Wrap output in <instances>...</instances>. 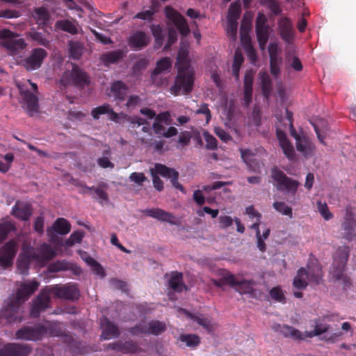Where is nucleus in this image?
Masks as SVG:
<instances>
[{
    "label": "nucleus",
    "mask_w": 356,
    "mask_h": 356,
    "mask_svg": "<svg viewBox=\"0 0 356 356\" xmlns=\"http://www.w3.org/2000/svg\"><path fill=\"white\" fill-rule=\"evenodd\" d=\"M255 29L260 47L265 46L269 37V26L255 27Z\"/></svg>",
    "instance_id": "obj_44"
},
{
    "label": "nucleus",
    "mask_w": 356,
    "mask_h": 356,
    "mask_svg": "<svg viewBox=\"0 0 356 356\" xmlns=\"http://www.w3.org/2000/svg\"><path fill=\"white\" fill-rule=\"evenodd\" d=\"M261 3L266 6L274 15H280L282 12L280 4L275 0H261Z\"/></svg>",
    "instance_id": "obj_47"
},
{
    "label": "nucleus",
    "mask_w": 356,
    "mask_h": 356,
    "mask_svg": "<svg viewBox=\"0 0 356 356\" xmlns=\"http://www.w3.org/2000/svg\"><path fill=\"white\" fill-rule=\"evenodd\" d=\"M147 65L148 60H147L146 58L139 59L134 63L132 67L133 74L136 76L139 75L143 70L147 68Z\"/></svg>",
    "instance_id": "obj_51"
},
{
    "label": "nucleus",
    "mask_w": 356,
    "mask_h": 356,
    "mask_svg": "<svg viewBox=\"0 0 356 356\" xmlns=\"http://www.w3.org/2000/svg\"><path fill=\"white\" fill-rule=\"evenodd\" d=\"M35 256L33 255V249H23L17 263V270L19 273L23 275H28L30 264L31 261H35Z\"/></svg>",
    "instance_id": "obj_21"
},
{
    "label": "nucleus",
    "mask_w": 356,
    "mask_h": 356,
    "mask_svg": "<svg viewBox=\"0 0 356 356\" xmlns=\"http://www.w3.org/2000/svg\"><path fill=\"white\" fill-rule=\"evenodd\" d=\"M52 294L58 298L75 300L79 298V291L74 284H67L63 286L58 284L49 286Z\"/></svg>",
    "instance_id": "obj_13"
},
{
    "label": "nucleus",
    "mask_w": 356,
    "mask_h": 356,
    "mask_svg": "<svg viewBox=\"0 0 356 356\" xmlns=\"http://www.w3.org/2000/svg\"><path fill=\"white\" fill-rule=\"evenodd\" d=\"M32 214L31 206L27 203L17 201L12 209V215L17 219L26 221Z\"/></svg>",
    "instance_id": "obj_25"
},
{
    "label": "nucleus",
    "mask_w": 356,
    "mask_h": 356,
    "mask_svg": "<svg viewBox=\"0 0 356 356\" xmlns=\"http://www.w3.org/2000/svg\"><path fill=\"white\" fill-rule=\"evenodd\" d=\"M138 346L133 341H127L124 343L121 342L120 353L124 354L136 353L139 350Z\"/></svg>",
    "instance_id": "obj_46"
},
{
    "label": "nucleus",
    "mask_w": 356,
    "mask_h": 356,
    "mask_svg": "<svg viewBox=\"0 0 356 356\" xmlns=\"http://www.w3.org/2000/svg\"><path fill=\"white\" fill-rule=\"evenodd\" d=\"M227 281L230 283V286H235L236 291L240 292L241 293H248L253 296L254 293V289L253 286L255 285L256 282L253 280H238L236 278V277L229 274V277L226 278Z\"/></svg>",
    "instance_id": "obj_18"
},
{
    "label": "nucleus",
    "mask_w": 356,
    "mask_h": 356,
    "mask_svg": "<svg viewBox=\"0 0 356 356\" xmlns=\"http://www.w3.org/2000/svg\"><path fill=\"white\" fill-rule=\"evenodd\" d=\"M17 86L22 99L21 104L22 108L30 117H33L39 112L38 88L37 84L28 80L27 83L23 84L17 83Z\"/></svg>",
    "instance_id": "obj_5"
},
{
    "label": "nucleus",
    "mask_w": 356,
    "mask_h": 356,
    "mask_svg": "<svg viewBox=\"0 0 356 356\" xmlns=\"http://www.w3.org/2000/svg\"><path fill=\"white\" fill-rule=\"evenodd\" d=\"M33 17L37 24L40 25L45 24L49 19L48 10L44 7L35 8L33 13Z\"/></svg>",
    "instance_id": "obj_39"
},
{
    "label": "nucleus",
    "mask_w": 356,
    "mask_h": 356,
    "mask_svg": "<svg viewBox=\"0 0 356 356\" xmlns=\"http://www.w3.org/2000/svg\"><path fill=\"white\" fill-rule=\"evenodd\" d=\"M146 123V120L140 117H134L130 122L129 128L131 131H135L138 134L140 131H137L140 128L141 125Z\"/></svg>",
    "instance_id": "obj_57"
},
{
    "label": "nucleus",
    "mask_w": 356,
    "mask_h": 356,
    "mask_svg": "<svg viewBox=\"0 0 356 356\" xmlns=\"http://www.w3.org/2000/svg\"><path fill=\"white\" fill-rule=\"evenodd\" d=\"M169 287L176 292H181L186 286L183 282V275L181 273L174 271L171 273L170 278L168 280Z\"/></svg>",
    "instance_id": "obj_31"
},
{
    "label": "nucleus",
    "mask_w": 356,
    "mask_h": 356,
    "mask_svg": "<svg viewBox=\"0 0 356 356\" xmlns=\"http://www.w3.org/2000/svg\"><path fill=\"white\" fill-rule=\"evenodd\" d=\"M277 24L281 38L287 44H291L294 38V29L291 19L287 17H282Z\"/></svg>",
    "instance_id": "obj_19"
},
{
    "label": "nucleus",
    "mask_w": 356,
    "mask_h": 356,
    "mask_svg": "<svg viewBox=\"0 0 356 356\" xmlns=\"http://www.w3.org/2000/svg\"><path fill=\"white\" fill-rule=\"evenodd\" d=\"M129 179L138 185H142L147 180V177L143 172H132L129 175Z\"/></svg>",
    "instance_id": "obj_60"
},
{
    "label": "nucleus",
    "mask_w": 356,
    "mask_h": 356,
    "mask_svg": "<svg viewBox=\"0 0 356 356\" xmlns=\"http://www.w3.org/2000/svg\"><path fill=\"white\" fill-rule=\"evenodd\" d=\"M341 227L344 238L351 241L356 236V221L350 207L346 208V214Z\"/></svg>",
    "instance_id": "obj_17"
},
{
    "label": "nucleus",
    "mask_w": 356,
    "mask_h": 356,
    "mask_svg": "<svg viewBox=\"0 0 356 356\" xmlns=\"http://www.w3.org/2000/svg\"><path fill=\"white\" fill-rule=\"evenodd\" d=\"M323 274L321 269L316 266V268L307 271L304 268H300L297 275L293 279V286L299 290L305 289L308 285V282L319 284L322 281Z\"/></svg>",
    "instance_id": "obj_8"
},
{
    "label": "nucleus",
    "mask_w": 356,
    "mask_h": 356,
    "mask_svg": "<svg viewBox=\"0 0 356 356\" xmlns=\"http://www.w3.org/2000/svg\"><path fill=\"white\" fill-rule=\"evenodd\" d=\"M241 154L243 161L252 168V165L255 163L254 154L249 149H241Z\"/></svg>",
    "instance_id": "obj_54"
},
{
    "label": "nucleus",
    "mask_w": 356,
    "mask_h": 356,
    "mask_svg": "<svg viewBox=\"0 0 356 356\" xmlns=\"http://www.w3.org/2000/svg\"><path fill=\"white\" fill-rule=\"evenodd\" d=\"M54 230L60 234L65 235L70 232V223L63 218H58L53 224Z\"/></svg>",
    "instance_id": "obj_35"
},
{
    "label": "nucleus",
    "mask_w": 356,
    "mask_h": 356,
    "mask_svg": "<svg viewBox=\"0 0 356 356\" xmlns=\"http://www.w3.org/2000/svg\"><path fill=\"white\" fill-rule=\"evenodd\" d=\"M203 136L206 141V148L211 150L216 149L218 146L217 140L208 132H204Z\"/></svg>",
    "instance_id": "obj_56"
},
{
    "label": "nucleus",
    "mask_w": 356,
    "mask_h": 356,
    "mask_svg": "<svg viewBox=\"0 0 356 356\" xmlns=\"http://www.w3.org/2000/svg\"><path fill=\"white\" fill-rule=\"evenodd\" d=\"M16 229L15 225L10 221H6L0 224V243L3 241L8 235Z\"/></svg>",
    "instance_id": "obj_43"
},
{
    "label": "nucleus",
    "mask_w": 356,
    "mask_h": 356,
    "mask_svg": "<svg viewBox=\"0 0 356 356\" xmlns=\"http://www.w3.org/2000/svg\"><path fill=\"white\" fill-rule=\"evenodd\" d=\"M91 191H94L95 193L97 195L98 199H99V202L101 204H103L104 202H107L108 201V194L101 187L85 186L83 188L82 193H89Z\"/></svg>",
    "instance_id": "obj_38"
},
{
    "label": "nucleus",
    "mask_w": 356,
    "mask_h": 356,
    "mask_svg": "<svg viewBox=\"0 0 356 356\" xmlns=\"http://www.w3.org/2000/svg\"><path fill=\"white\" fill-rule=\"evenodd\" d=\"M56 27L60 30L67 32L71 34L78 33V29L76 26L72 22L67 19L59 20L56 22Z\"/></svg>",
    "instance_id": "obj_40"
},
{
    "label": "nucleus",
    "mask_w": 356,
    "mask_h": 356,
    "mask_svg": "<svg viewBox=\"0 0 356 356\" xmlns=\"http://www.w3.org/2000/svg\"><path fill=\"white\" fill-rule=\"evenodd\" d=\"M128 331L133 335L140 334H148L147 323H140L134 327H130Z\"/></svg>",
    "instance_id": "obj_53"
},
{
    "label": "nucleus",
    "mask_w": 356,
    "mask_h": 356,
    "mask_svg": "<svg viewBox=\"0 0 356 356\" xmlns=\"http://www.w3.org/2000/svg\"><path fill=\"white\" fill-rule=\"evenodd\" d=\"M238 22L232 19H227V31L229 36L234 38L236 35Z\"/></svg>",
    "instance_id": "obj_61"
},
{
    "label": "nucleus",
    "mask_w": 356,
    "mask_h": 356,
    "mask_svg": "<svg viewBox=\"0 0 356 356\" xmlns=\"http://www.w3.org/2000/svg\"><path fill=\"white\" fill-rule=\"evenodd\" d=\"M52 294L49 286L42 289L40 293L33 300L32 307L30 311V316L32 318H37L42 312L51 307V297Z\"/></svg>",
    "instance_id": "obj_11"
},
{
    "label": "nucleus",
    "mask_w": 356,
    "mask_h": 356,
    "mask_svg": "<svg viewBox=\"0 0 356 356\" xmlns=\"http://www.w3.org/2000/svg\"><path fill=\"white\" fill-rule=\"evenodd\" d=\"M296 149L307 157L312 155L315 146L307 137L303 136L296 140Z\"/></svg>",
    "instance_id": "obj_29"
},
{
    "label": "nucleus",
    "mask_w": 356,
    "mask_h": 356,
    "mask_svg": "<svg viewBox=\"0 0 356 356\" xmlns=\"http://www.w3.org/2000/svg\"><path fill=\"white\" fill-rule=\"evenodd\" d=\"M111 92L115 99L123 101L127 97L128 87L122 81H116L111 84Z\"/></svg>",
    "instance_id": "obj_30"
},
{
    "label": "nucleus",
    "mask_w": 356,
    "mask_h": 356,
    "mask_svg": "<svg viewBox=\"0 0 356 356\" xmlns=\"http://www.w3.org/2000/svg\"><path fill=\"white\" fill-rule=\"evenodd\" d=\"M156 175H160L163 177H171L177 172L175 169L170 168L163 164L157 163L155 165L154 168L152 170Z\"/></svg>",
    "instance_id": "obj_42"
},
{
    "label": "nucleus",
    "mask_w": 356,
    "mask_h": 356,
    "mask_svg": "<svg viewBox=\"0 0 356 356\" xmlns=\"http://www.w3.org/2000/svg\"><path fill=\"white\" fill-rule=\"evenodd\" d=\"M269 294L272 299H273L275 301L284 303L285 302V297L283 293L282 290L280 286H275L272 288L270 291Z\"/></svg>",
    "instance_id": "obj_50"
},
{
    "label": "nucleus",
    "mask_w": 356,
    "mask_h": 356,
    "mask_svg": "<svg viewBox=\"0 0 356 356\" xmlns=\"http://www.w3.org/2000/svg\"><path fill=\"white\" fill-rule=\"evenodd\" d=\"M318 210L323 217V218L326 220L331 219L333 217L332 213L329 211L328 207L326 203H322L318 201L317 202Z\"/></svg>",
    "instance_id": "obj_55"
},
{
    "label": "nucleus",
    "mask_w": 356,
    "mask_h": 356,
    "mask_svg": "<svg viewBox=\"0 0 356 356\" xmlns=\"http://www.w3.org/2000/svg\"><path fill=\"white\" fill-rule=\"evenodd\" d=\"M280 145L286 157L290 161H293L296 158V154L293 146L289 140L280 144Z\"/></svg>",
    "instance_id": "obj_48"
},
{
    "label": "nucleus",
    "mask_w": 356,
    "mask_h": 356,
    "mask_svg": "<svg viewBox=\"0 0 356 356\" xmlns=\"http://www.w3.org/2000/svg\"><path fill=\"white\" fill-rule=\"evenodd\" d=\"M166 325L164 322L153 320L147 323L148 334L158 336L166 330Z\"/></svg>",
    "instance_id": "obj_36"
},
{
    "label": "nucleus",
    "mask_w": 356,
    "mask_h": 356,
    "mask_svg": "<svg viewBox=\"0 0 356 356\" xmlns=\"http://www.w3.org/2000/svg\"><path fill=\"white\" fill-rule=\"evenodd\" d=\"M350 254L348 246H339L333 254L331 274L337 281L341 282L346 289L352 285L350 277L346 273V264Z\"/></svg>",
    "instance_id": "obj_4"
},
{
    "label": "nucleus",
    "mask_w": 356,
    "mask_h": 356,
    "mask_svg": "<svg viewBox=\"0 0 356 356\" xmlns=\"http://www.w3.org/2000/svg\"><path fill=\"white\" fill-rule=\"evenodd\" d=\"M33 255L36 261L44 265L56 257V252L51 245L44 243L37 249V252L33 250Z\"/></svg>",
    "instance_id": "obj_23"
},
{
    "label": "nucleus",
    "mask_w": 356,
    "mask_h": 356,
    "mask_svg": "<svg viewBox=\"0 0 356 356\" xmlns=\"http://www.w3.org/2000/svg\"><path fill=\"white\" fill-rule=\"evenodd\" d=\"M124 56V51L122 49H117L102 54L99 57L100 60L105 66L118 63Z\"/></svg>",
    "instance_id": "obj_28"
},
{
    "label": "nucleus",
    "mask_w": 356,
    "mask_h": 356,
    "mask_svg": "<svg viewBox=\"0 0 356 356\" xmlns=\"http://www.w3.org/2000/svg\"><path fill=\"white\" fill-rule=\"evenodd\" d=\"M47 56L46 50L42 48H35L31 51L29 56L23 60V66L28 71L39 69L44 59Z\"/></svg>",
    "instance_id": "obj_15"
},
{
    "label": "nucleus",
    "mask_w": 356,
    "mask_h": 356,
    "mask_svg": "<svg viewBox=\"0 0 356 356\" xmlns=\"http://www.w3.org/2000/svg\"><path fill=\"white\" fill-rule=\"evenodd\" d=\"M252 122L254 126L259 127L261 124V115L258 107L254 106L252 113Z\"/></svg>",
    "instance_id": "obj_63"
},
{
    "label": "nucleus",
    "mask_w": 356,
    "mask_h": 356,
    "mask_svg": "<svg viewBox=\"0 0 356 356\" xmlns=\"http://www.w3.org/2000/svg\"><path fill=\"white\" fill-rule=\"evenodd\" d=\"M271 178L273 180L274 186L278 191H286L292 195L296 194L300 186L298 181L287 177L277 166H274L271 169Z\"/></svg>",
    "instance_id": "obj_9"
},
{
    "label": "nucleus",
    "mask_w": 356,
    "mask_h": 356,
    "mask_svg": "<svg viewBox=\"0 0 356 356\" xmlns=\"http://www.w3.org/2000/svg\"><path fill=\"white\" fill-rule=\"evenodd\" d=\"M108 114L109 119L117 122L118 114L115 113L109 104H104L102 106L94 108L91 111V115L95 120H98L101 115Z\"/></svg>",
    "instance_id": "obj_27"
},
{
    "label": "nucleus",
    "mask_w": 356,
    "mask_h": 356,
    "mask_svg": "<svg viewBox=\"0 0 356 356\" xmlns=\"http://www.w3.org/2000/svg\"><path fill=\"white\" fill-rule=\"evenodd\" d=\"M186 314L192 321L205 329L208 333H211L214 331V323L211 319L204 316L201 314H193L188 312H186Z\"/></svg>",
    "instance_id": "obj_26"
},
{
    "label": "nucleus",
    "mask_w": 356,
    "mask_h": 356,
    "mask_svg": "<svg viewBox=\"0 0 356 356\" xmlns=\"http://www.w3.org/2000/svg\"><path fill=\"white\" fill-rule=\"evenodd\" d=\"M32 39L38 44L47 47L49 45V41L40 33L34 32L31 35Z\"/></svg>",
    "instance_id": "obj_59"
},
{
    "label": "nucleus",
    "mask_w": 356,
    "mask_h": 356,
    "mask_svg": "<svg viewBox=\"0 0 356 356\" xmlns=\"http://www.w3.org/2000/svg\"><path fill=\"white\" fill-rule=\"evenodd\" d=\"M39 283L36 281L29 282L21 284L15 294H13L6 301V306L2 309V316L8 323L21 322L24 319V311L22 305L38 288Z\"/></svg>",
    "instance_id": "obj_1"
},
{
    "label": "nucleus",
    "mask_w": 356,
    "mask_h": 356,
    "mask_svg": "<svg viewBox=\"0 0 356 356\" xmlns=\"http://www.w3.org/2000/svg\"><path fill=\"white\" fill-rule=\"evenodd\" d=\"M31 350L29 344L8 343L0 348V356H29Z\"/></svg>",
    "instance_id": "obj_14"
},
{
    "label": "nucleus",
    "mask_w": 356,
    "mask_h": 356,
    "mask_svg": "<svg viewBox=\"0 0 356 356\" xmlns=\"http://www.w3.org/2000/svg\"><path fill=\"white\" fill-rule=\"evenodd\" d=\"M155 120L159 122H163L165 124L168 125L170 124V114L168 111L162 112L157 115H156Z\"/></svg>",
    "instance_id": "obj_62"
},
{
    "label": "nucleus",
    "mask_w": 356,
    "mask_h": 356,
    "mask_svg": "<svg viewBox=\"0 0 356 356\" xmlns=\"http://www.w3.org/2000/svg\"><path fill=\"white\" fill-rule=\"evenodd\" d=\"M188 54V46L181 45L179 49L177 58L178 74L175 78V83L170 89L171 94L175 96L179 95L181 90L186 95L190 93L193 90L194 72L190 69L191 64Z\"/></svg>",
    "instance_id": "obj_2"
},
{
    "label": "nucleus",
    "mask_w": 356,
    "mask_h": 356,
    "mask_svg": "<svg viewBox=\"0 0 356 356\" xmlns=\"http://www.w3.org/2000/svg\"><path fill=\"white\" fill-rule=\"evenodd\" d=\"M60 332L57 323L46 321L22 327L15 332V337L19 340L37 341L47 336H58Z\"/></svg>",
    "instance_id": "obj_3"
},
{
    "label": "nucleus",
    "mask_w": 356,
    "mask_h": 356,
    "mask_svg": "<svg viewBox=\"0 0 356 356\" xmlns=\"http://www.w3.org/2000/svg\"><path fill=\"white\" fill-rule=\"evenodd\" d=\"M102 333L101 337L104 340L117 338L120 332L118 326L111 322L107 317H103L100 320Z\"/></svg>",
    "instance_id": "obj_24"
},
{
    "label": "nucleus",
    "mask_w": 356,
    "mask_h": 356,
    "mask_svg": "<svg viewBox=\"0 0 356 356\" xmlns=\"http://www.w3.org/2000/svg\"><path fill=\"white\" fill-rule=\"evenodd\" d=\"M172 65L171 60L169 58L165 57L156 63V66L152 73V79L154 80V77L159 74L168 70Z\"/></svg>",
    "instance_id": "obj_37"
},
{
    "label": "nucleus",
    "mask_w": 356,
    "mask_h": 356,
    "mask_svg": "<svg viewBox=\"0 0 356 356\" xmlns=\"http://www.w3.org/2000/svg\"><path fill=\"white\" fill-rule=\"evenodd\" d=\"M0 39L2 40L1 44L13 54H17L26 47L24 39L17 38L13 32L6 29L0 31Z\"/></svg>",
    "instance_id": "obj_10"
},
{
    "label": "nucleus",
    "mask_w": 356,
    "mask_h": 356,
    "mask_svg": "<svg viewBox=\"0 0 356 356\" xmlns=\"http://www.w3.org/2000/svg\"><path fill=\"white\" fill-rule=\"evenodd\" d=\"M18 242L10 239L0 248V266L7 268L13 266V260L17 252Z\"/></svg>",
    "instance_id": "obj_12"
},
{
    "label": "nucleus",
    "mask_w": 356,
    "mask_h": 356,
    "mask_svg": "<svg viewBox=\"0 0 356 356\" xmlns=\"http://www.w3.org/2000/svg\"><path fill=\"white\" fill-rule=\"evenodd\" d=\"M165 15L175 25L180 34L187 36L190 33V29L185 17L174 10L172 8H165Z\"/></svg>",
    "instance_id": "obj_16"
},
{
    "label": "nucleus",
    "mask_w": 356,
    "mask_h": 356,
    "mask_svg": "<svg viewBox=\"0 0 356 356\" xmlns=\"http://www.w3.org/2000/svg\"><path fill=\"white\" fill-rule=\"evenodd\" d=\"M259 78L261 80V91L266 98H268L272 92V81L266 72H260Z\"/></svg>",
    "instance_id": "obj_32"
},
{
    "label": "nucleus",
    "mask_w": 356,
    "mask_h": 356,
    "mask_svg": "<svg viewBox=\"0 0 356 356\" xmlns=\"http://www.w3.org/2000/svg\"><path fill=\"white\" fill-rule=\"evenodd\" d=\"M83 237L84 232L75 231L71 234L67 239L65 241L63 245L67 248L72 247L75 243H81Z\"/></svg>",
    "instance_id": "obj_45"
},
{
    "label": "nucleus",
    "mask_w": 356,
    "mask_h": 356,
    "mask_svg": "<svg viewBox=\"0 0 356 356\" xmlns=\"http://www.w3.org/2000/svg\"><path fill=\"white\" fill-rule=\"evenodd\" d=\"M177 40V31L172 28H168V42L164 46V50H168L170 47Z\"/></svg>",
    "instance_id": "obj_52"
},
{
    "label": "nucleus",
    "mask_w": 356,
    "mask_h": 356,
    "mask_svg": "<svg viewBox=\"0 0 356 356\" xmlns=\"http://www.w3.org/2000/svg\"><path fill=\"white\" fill-rule=\"evenodd\" d=\"M60 83L63 86H73L83 88L90 84L88 74L76 64L72 65L71 70H66L62 75Z\"/></svg>",
    "instance_id": "obj_6"
},
{
    "label": "nucleus",
    "mask_w": 356,
    "mask_h": 356,
    "mask_svg": "<svg viewBox=\"0 0 356 356\" xmlns=\"http://www.w3.org/2000/svg\"><path fill=\"white\" fill-rule=\"evenodd\" d=\"M149 42V36L142 31H137L131 34L127 39V43L130 48L138 51L146 47Z\"/></svg>",
    "instance_id": "obj_22"
},
{
    "label": "nucleus",
    "mask_w": 356,
    "mask_h": 356,
    "mask_svg": "<svg viewBox=\"0 0 356 356\" xmlns=\"http://www.w3.org/2000/svg\"><path fill=\"white\" fill-rule=\"evenodd\" d=\"M275 330L280 332L284 337H290L293 340L302 341L307 338H312L326 332L328 330V327L320 324L316 325L313 331L305 332V333L301 332L292 326L286 325H277Z\"/></svg>",
    "instance_id": "obj_7"
},
{
    "label": "nucleus",
    "mask_w": 356,
    "mask_h": 356,
    "mask_svg": "<svg viewBox=\"0 0 356 356\" xmlns=\"http://www.w3.org/2000/svg\"><path fill=\"white\" fill-rule=\"evenodd\" d=\"M254 72L253 70H248L244 76V89H252Z\"/></svg>",
    "instance_id": "obj_58"
},
{
    "label": "nucleus",
    "mask_w": 356,
    "mask_h": 356,
    "mask_svg": "<svg viewBox=\"0 0 356 356\" xmlns=\"http://www.w3.org/2000/svg\"><path fill=\"white\" fill-rule=\"evenodd\" d=\"M147 216L152 217L161 222H166L170 225H177L175 216L168 211L160 208L147 209L142 211Z\"/></svg>",
    "instance_id": "obj_20"
},
{
    "label": "nucleus",
    "mask_w": 356,
    "mask_h": 356,
    "mask_svg": "<svg viewBox=\"0 0 356 356\" xmlns=\"http://www.w3.org/2000/svg\"><path fill=\"white\" fill-rule=\"evenodd\" d=\"M179 340L191 349H195L201 342L200 337L195 334H181Z\"/></svg>",
    "instance_id": "obj_33"
},
{
    "label": "nucleus",
    "mask_w": 356,
    "mask_h": 356,
    "mask_svg": "<svg viewBox=\"0 0 356 356\" xmlns=\"http://www.w3.org/2000/svg\"><path fill=\"white\" fill-rule=\"evenodd\" d=\"M241 13V4L239 1L232 3L228 9L227 19L238 21Z\"/></svg>",
    "instance_id": "obj_41"
},
{
    "label": "nucleus",
    "mask_w": 356,
    "mask_h": 356,
    "mask_svg": "<svg viewBox=\"0 0 356 356\" xmlns=\"http://www.w3.org/2000/svg\"><path fill=\"white\" fill-rule=\"evenodd\" d=\"M68 47L70 58L78 60L81 57L84 49L83 43L79 41L71 40L68 42Z\"/></svg>",
    "instance_id": "obj_34"
},
{
    "label": "nucleus",
    "mask_w": 356,
    "mask_h": 356,
    "mask_svg": "<svg viewBox=\"0 0 356 356\" xmlns=\"http://www.w3.org/2000/svg\"><path fill=\"white\" fill-rule=\"evenodd\" d=\"M273 208L283 215L292 217V209L283 202H275L273 203Z\"/></svg>",
    "instance_id": "obj_49"
},
{
    "label": "nucleus",
    "mask_w": 356,
    "mask_h": 356,
    "mask_svg": "<svg viewBox=\"0 0 356 356\" xmlns=\"http://www.w3.org/2000/svg\"><path fill=\"white\" fill-rule=\"evenodd\" d=\"M154 12L150 10L138 13L134 17V19H141L151 22L153 19Z\"/></svg>",
    "instance_id": "obj_64"
}]
</instances>
